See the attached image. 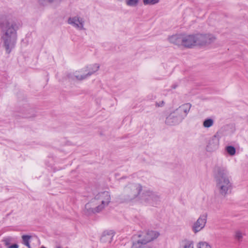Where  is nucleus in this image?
I'll return each instance as SVG.
<instances>
[{
	"label": "nucleus",
	"instance_id": "72a5a7b5",
	"mask_svg": "<svg viewBox=\"0 0 248 248\" xmlns=\"http://www.w3.org/2000/svg\"><path fill=\"white\" fill-rule=\"evenodd\" d=\"M57 248H61V247H58Z\"/></svg>",
	"mask_w": 248,
	"mask_h": 248
},
{
	"label": "nucleus",
	"instance_id": "4468645a",
	"mask_svg": "<svg viewBox=\"0 0 248 248\" xmlns=\"http://www.w3.org/2000/svg\"><path fill=\"white\" fill-rule=\"evenodd\" d=\"M218 146V142L216 140H209L207 143L206 149L208 152H213L217 150Z\"/></svg>",
	"mask_w": 248,
	"mask_h": 248
},
{
	"label": "nucleus",
	"instance_id": "f03ea898",
	"mask_svg": "<svg viewBox=\"0 0 248 248\" xmlns=\"http://www.w3.org/2000/svg\"><path fill=\"white\" fill-rule=\"evenodd\" d=\"M217 189L222 196H226L232 189V183L229 171L223 167H217L215 169Z\"/></svg>",
	"mask_w": 248,
	"mask_h": 248
},
{
	"label": "nucleus",
	"instance_id": "a878e982",
	"mask_svg": "<svg viewBox=\"0 0 248 248\" xmlns=\"http://www.w3.org/2000/svg\"><path fill=\"white\" fill-rule=\"evenodd\" d=\"M159 0H143L144 5H155L158 3Z\"/></svg>",
	"mask_w": 248,
	"mask_h": 248
},
{
	"label": "nucleus",
	"instance_id": "bb28decb",
	"mask_svg": "<svg viewBox=\"0 0 248 248\" xmlns=\"http://www.w3.org/2000/svg\"><path fill=\"white\" fill-rule=\"evenodd\" d=\"M12 238L10 237L5 238L3 240L5 245L8 247L9 246L11 241H12Z\"/></svg>",
	"mask_w": 248,
	"mask_h": 248
},
{
	"label": "nucleus",
	"instance_id": "7c9ffc66",
	"mask_svg": "<svg viewBox=\"0 0 248 248\" xmlns=\"http://www.w3.org/2000/svg\"><path fill=\"white\" fill-rule=\"evenodd\" d=\"M177 85H176V84H174V85H172V87L173 89H175V88H176V87H177Z\"/></svg>",
	"mask_w": 248,
	"mask_h": 248
},
{
	"label": "nucleus",
	"instance_id": "393cba45",
	"mask_svg": "<svg viewBox=\"0 0 248 248\" xmlns=\"http://www.w3.org/2000/svg\"><path fill=\"white\" fill-rule=\"evenodd\" d=\"M225 134L224 132V130L223 129L219 130L217 133L215 135L214 137L216 139H221L224 137Z\"/></svg>",
	"mask_w": 248,
	"mask_h": 248
},
{
	"label": "nucleus",
	"instance_id": "aec40b11",
	"mask_svg": "<svg viewBox=\"0 0 248 248\" xmlns=\"http://www.w3.org/2000/svg\"><path fill=\"white\" fill-rule=\"evenodd\" d=\"M139 0H125V3L128 6L135 7L138 3Z\"/></svg>",
	"mask_w": 248,
	"mask_h": 248
},
{
	"label": "nucleus",
	"instance_id": "dca6fc26",
	"mask_svg": "<svg viewBox=\"0 0 248 248\" xmlns=\"http://www.w3.org/2000/svg\"><path fill=\"white\" fill-rule=\"evenodd\" d=\"M145 232L148 234L147 237L149 239L150 242L156 239L159 235V233L153 230H145Z\"/></svg>",
	"mask_w": 248,
	"mask_h": 248
},
{
	"label": "nucleus",
	"instance_id": "1a4fd4ad",
	"mask_svg": "<svg viewBox=\"0 0 248 248\" xmlns=\"http://www.w3.org/2000/svg\"><path fill=\"white\" fill-rule=\"evenodd\" d=\"M207 219V214H201L197 220L192 225L191 229L192 232L194 233H197L203 230L206 225Z\"/></svg>",
	"mask_w": 248,
	"mask_h": 248
},
{
	"label": "nucleus",
	"instance_id": "7ed1b4c3",
	"mask_svg": "<svg viewBox=\"0 0 248 248\" xmlns=\"http://www.w3.org/2000/svg\"><path fill=\"white\" fill-rule=\"evenodd\" d=\"M111 197L108 192L98 193L85 206V212L87 214L99 213L107 206L110 202Z\"/></svg>",
	"mask_w": 248,
	"mask_h": 248
},
{
	"label": "nucleus",
	"instance_id": "c85d7f7f",
	"mask_svg": "<svg viewBox=\"0 0 248 248\" xmlns=\"http://www.w3.org/2000/svg\"><path fill=\"white\" fill-rule=\"evenodd\" d=\"M7 248H18V246L17 244H14L13 245L8 246Z\"/></svg>",
	"mask_w": 248,
	"mask_h": 248
},
{
	"label": "nucleus",
	"instance_id": "5701e85b",
	"mask_svg": "<svg viewBox=\"0 0 248 248\" xmlns=\"http://www.w3.org/2000/svg\"><path fill=\"white\" fill-rule=\"evenodd\" d=\"M61 1H62V0H38L39 2L41 4H43V5H44L46 2H48L49 3H54L55 4H58Z\"/></svg>",
	"mask_w": 248,
	"mask_h": 248
},
{
	"label": "nucleus",
	"instance_id": "ddd939ff",
	"mask_svg": "<svg viewBox=\"0 0 248 248\" xmlns=\"http://www.w3.org/2000/svg\"><path fill=\"white\" fill-rule=\"evenodd\" d=\"M183 40V35L181 34H175L169 37V41L177 45H182Z\"/></svg>",
	"mask_w": 248,
	"mask_h": 248
},
{
	"label": "nucleus",
	"instance_id": "6ab92c4d",
	"mask_svg": "<svg viewBox=\"0 0 248 248\" xmlns=\"http://www.w3.org/2000/svg\"><path fill=\"white\" fill-rule=\"evenodd\" d=\"M225 150L226 152L230 155H234L236 153L235 148L232 146H228L226 147Z\"/></svg>",
	"mask_w": 248,
	"mask_h": 248
},
{
	"label": "nucleus",
	"instance_id": "9b49d317",
	"mask_svg": "<svg viewBox=\"0 0 248 248\" xmlns=\"http://www.w3.org/2000/svg\"><path fill=\"white\" fill-rule=\"evenodd\" d=\"M68 23L80 30L84 29V20L79 16H75L69 17L68 20Z\"/></svg>",
	"mask_w": 248,
	"mask_h": 248
},
{
	"label": "nucleus",
	"instance_id": "f3484780",
	"mask_svg": "<svg viewBox=\"0 0 248 248\" xmlns=\"http://www.w3.org/2000/svg\"><path fill=\"white\" fill-rule=\"evenodd\" d=\"M113 235L112 233H106L103 234L101 237V241L104 243H110L113 239Z\"/></svg>",
	"mask_w": 248,
	"mask_h": 248
},
{
	"label": "nucleus",
	"instance_id": "0eeeda50",
	"mask_svg": "<svg viewBox=\"0 0 248 248\" xmlns=\"http://www.w3.org/2000/svg\"><path fill=\"white\" fill-rule=\"evenodd\" d=\"M99 68V65L98 64L95 63L89 65L85 70L86 73L80 74L79 72H76L74 74H69L68 75V78H72V79H77L78 80H83L97 72Z\"/></svg>",
	"mask_w": 248,
	"mask_h": 248
},
{
	"label": "nucleus",
	"instance_id": "39448f33",
	"mask_svg": "<svg viewBox=\"0 0 248 248\" xmlns=\"http://www.w3.org/2000/svg\"><path fill=\"white\" fill-rule=\"evenodd\" d=\"M138 201L145 205L155 206L160 201L159 196L150 189H144L138 197Z\"/></svg>",
	"mask_w": 248,
	"mask_h": 248
},
{
	"label": "nucleus",
	"instance_id": "9d476101",
	"mask_svg": "<svg viewBox=\"0 0 248 248\" xmlns=\"http://www.w3.org/2000/svg\"><path fill=\"white\" fill-rule=\"evenodd\" d=\"M195 35L196 45H205L211 43L215 40V37L212 34H198Z\"/></svg>",
	"mask_w": 248,
	"mask_h": 248
},
{
	"label": "nucleus",
	"instance_id": "2eb2a0df",
	"mask_svg": "<svg viewBox=\"0 0 248 248\" xmlns=\"http://www.w3.org/2000/svg\"><path fill=\"white\" fill-rule=\"evenodd\" d=\"M179 248H194V243L191 240L184 239L180 242Z\"/></svg>",
	"mask_w": 248,
	"mask_h": 248
},
{
	"label": "nucleus",
	"instance_id": "f8f14e48",
	"mask_svg": "<svg viewBox=\"0 0 248 248\" xmlns=\"http://www.w3.org/2000/svg\"><path fill=\"white\" fill-rule=\"evenodd\" d=\"M182 45L187 47H191L196 45V37L195 35H187L183 36Z\"/></svg>",
	"mask_w": 248,
	"mask_h": 248
},
{
	"label": "nucleus",
	"instance_id": "c756f323",
	"mask_svg": "<svg viewBox=\"0 0 248 248\" xmlns=\"http://www.w3.org/2000/svg\"><path fill=\"white\" fill-rule=\"evenodd\" d=\"M140 248H152L151 247H147V246H142V247H140Z\"/></svg>",
	"mask_w": 248,
	"mask_h": 248
},
{
	"label": "nucleus",
	"instance_id": "2f4dec72",
	"mask_svg": "<svg viewBox=\"0 0 248 248\" xmlns=\"http://www.w3.org/2000/svg\"><path fill=\"white\" fill-rule=\"evenodd\" d=\"M41 248H45V247H41Z\"/></svg>",
	"mask_w": 248,
	"mask_h": 248
},
{
	"label": "nucleus",
	"instance_id": "4be33fe9",
	"mask_svg": "<svg viewBox=\"0 0 248 248\" xmlns=\"http://www.w3.org/2000/svg\"><path fill=\"white\" fill-rule=\"evenodd\" d=\"M214 123L213 120L211 119H207L204 120L203 122V126L205 127H210L213 125Z\"/></svg>",
	"mask_w": 248,
	"mask_h": 248
},
{
	"label": "nucleus",
	"instance_id": "473e14b6",
	"mask_svg": "<svg viewBox=\"0 0 248 248\" xmlns=\"http://www.w3.org/2000/svg\"><path fill=\"white\" fill-rule=\"evenodd\" d=\"M26 117H30V116H26Z\"/></svg>",
	"mask_w": 248,
	"mask_h": 248
},
{
	"label": "nucleus",
	"instance_id": "6e6552de",
	"mask_svg": "<svg viewBox=\"0 0 248 248\" xmlns=\"http://www.w3.org/2000/svg\"><path fill=\"white\" fill-rule=\"evenodd\" d=\"M147 235L148 234L145 230L139 232L135 236L137 238V239L133 242L132 248H140L142 246H146L145 245L150 242Z\"/></svg>",
	"mask_w": 248,
	"mask_h": 248
},
{
	"label": "nucleus",
	"instance_id": "20e7f679",
	"mask_svg": "<svg viewBox=\"0 0 248 248\" xmlns=\"http://www.w3.org/2000/svg\"><path fill=\"white\" fill-rule=\"evenodd\" d=\"M191 107V105L190 103L182 105L167 115L165 121V124L169 125L178 124L186 117Z\"/></svg>",
	"mask_w": 248,
	"mask_h": 248
},
{
	"label": "nucleus",
	"instance_id": "a211bd4d",
	"mask_svg": "<svg viewBox=\"0 0 248 248\" xmlns=\"http://www.w3.org/2000/svg\"><path fill=\"white\" fill-rule=\"evenodd\" d=\"M23 244L26 246L28 248H31L30 244V240L31 238V236L28 235H23L22 236Z\"/></svg>",
	"mask_w": 248,
	"mask_h": 248
},
{
	"label": "nucleus",
	"instance_id": "412c9836",
	"mask_svg": "<svg viewBox=\"0 0 248 248\" xmlns=\"http://www.w3.org/2000/svg\"><path fill=\"white\" fill-rule=\"evenodd\" d=\"M197 248H212L208 243L203 241L199 242L197 244Z\"/></svg>",
	"mask_w": 248,
	"mask_h": 248
},
{
	"label": "nucleus",
	"instance_id": "f257e3e1",
	"mask_svg": "<svg viewBox=\"0 0 248 248\" xmlns=\"http://www.w3.org/2000/svg\"><path fill=\"white\" fill-rule=\"evenodd\" d=\"M19 24L10 18L3 16L0 21L1 39L3 42L6 51L9 54L15 47L16 38L17 31Z\"/></svg>",
	"mask_w": 248,
	"mask_h": 248
},
{
	"label": "nucleus",
	"instance_id": "423d86ee",
	"mask_svg": "<svg viewBox=\"0 0 248 248\" xmlns=\"http://www.w3.org/2000/svg\"><path fill=\"white\" fill-rule=\"evenodd\" d=\"M142 190L141 186L139 184H130L126 186L124 190V196L127 200L131 201L138 197Z\"/></svg>",
	"mask_w": 248,
	"mask_h": 248
},
{
	"label": "nucleus",
	"instance_id": "cd10ccee",
	"mask_svg": "<svg viewBox=\"0 0 248 248\" xmlns=\"http://www.w3.org/2000/svg\"><path fill=\"white\" fill-rule=\"evenodd\" d=\"M164 104V101H162L159 102H156L155 104H156V106L157 107H162L163 106Z\"/></svg>",
	"mask_w": 248,
	"mask_h": 248
},
{
	"label": "nucleus",
	"instance_id": "b1692460",
	"mask_svg": "<svg viewBox=\"0 0 248 248\" xmlns=\"http://www.w3.org/2000/svg\"><path fill=\"white\" fill-rule=\"evenodd\" d=\"M244 235V233L240 231H237L235 233V238L238 241H241Z\"/></svg>",
	"mask_w": 248,
	"mask_h": 248
}]
</instances>
